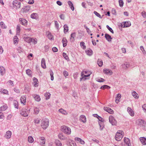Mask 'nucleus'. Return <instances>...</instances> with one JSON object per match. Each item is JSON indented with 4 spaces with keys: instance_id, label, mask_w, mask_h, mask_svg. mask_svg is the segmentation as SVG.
<instances>
[{
    "instance_id": "obj_1",
    "label": "nucleus",
    "mask_w": 146,
    "mask_h": 146,
    "mask_svg": "<svg viewBox=\"0 0 146 146\" xmlns=\"http://www.w3.org/2000/svg\"><path fill=\"white\" fill-rule=\"evenodd\" d=\"M49 122L48 119L45 118L42 119V120L41 125L43 129H45L49 126Z\"/></svg>"
},
{
    "instance_id": "obj_2",
    "label": "nucleus",
    "mask_w": 146,
    "mask_h": 146,
    "mask_svg": "<svg viewBox=\"0 0 146 146\" xmlns=\"http://www.w3.org/2000/svg\"><path fill=\"white\" fill-rule=\"evenodd\" d=\"M123 132L122 131H118L115 134V138L117 141L121 140L123 136Z\"/></svg>"
},
{
    "instance_id": "obj_3",
    "label": "nucleus",
    "mask_w": 146,
    "mask_h": 146,
    "mask_svg": "<svg viewBox=\"0 0 146 146\" xmlns=\"http://www.w3.org/2000/svg\"><path fill=\"white\" fill-rule=\"evenodd\" d=\"M61 130L62 132L68 135H70L71 133L70 128L65 125H63L61 127Z\"/></svg>"
},
{
    "instance_id": "obj_4",
    "label": "nucleus",
    "mask_w": 146,
    "mask_h": 146,
    "mask_svg": "<svg viewBox=\"0 0 146 146\" xmlns=\"http://www.w3.org/2000/svg\"><path fill=\"white\" fill-rule=\"evenodd\" d=\"M30 112V110L29 109H27L26 108H24L22 109L20 113L22 116L27 117L28 116Z\"/></svg>"
},
{
    "instance_id": "obj_5",
    "label": "nucleus",
    "mask_w": 146,
    "mask_h": 146,
    "mask_svg": "<svg viewBox=\"0 0 146 146\" xmlns=\"http://www.w3.org/2000/svg\"><path fill=\"white\" fill-rule=\"evenodd\" d=\"M136 122L137 125L140 127L144 126L146 124L145 122L141 119H138L137 120Z\"/></svg>"
},
{
    "instance_id": "obj_6",
    "label": "nucleus",
    "mask_w": 146,
    "mask_h": 146,
    "mask_svg": "<svg viewBox=\"0 0 146 146\" xmlns=\"http://www.w3.org/2000/svg\"><path fill=\"white\" fill-rule=\"evenodd\" d=\"M18 1H23V0H18ZM13 5L14 7L17 9L20 8L21 6V3L19 1H18V0H15L13 1Z\"/></svg>"
},
{
    "instance_id": "obj_7",
    "label": "nucleus",
    "mask_w": 146,
    "mask_h": 146,
    "mask_svg": "<svg viewBox=\"0 0 146 146\" xmlns=\"http://www.w3.org/2000/svg\"><path fill=\"white\" fill-rule=\"evenodd\" d=\"M98 119L100 121V122H99V124L100 126V129L101 130H102L103 129L104 127V124L103 122L104 121V120L103 118H102L101 117L99 116H98Z\"/></svg>"
},
{
    "instance_id": "obj_8",
    "label": "nucleus",
    "mask_w": 146,
    "mask_h": 146,
    "mask_svg": "<svg viewBox=\"0 0 146 146\" xmlns=\"http://www.w3.org/2000/svg\"><path fill=\"white\" fill-rule=\"evenodd\" d=\"M109 122L113 125H115L117 123V121L112 116H110L109 117Z\"/></svg>"
},
{
    "instance_id": "obj_9",
    "label": "nucleus",
    "mask_w": 146,
    "mask_h": 146,
    "mask_svg": "<svg viewBox=\"0 0 146 146\" xmlns=\"http://www.w3.org/2000/svg\"><path fill=\"white\" fill-rule=\"evenodd\" d=\"M11 131H8L6 132L4 137L6 139H9L11 138Z\"/></svg>"
},
{
    "instance_id": "obj_10",
    "label": "nucleus",
    "mask_w": 146,
    "mask_h": 146,
    "mask_svg": "<svg viewBox=\"0 0 146 146\" xmlns=\"http://www.w3.org/2000/svg\"><path fill=\"white\" fill-rule=\"evenodd\" d=\"M19 20L20 23L22 25L25 26L27 25V21L26 19L23 18H20L19 19Z\"/></svg>"
},
{
    "instance_id": "obj_11",
    "label": "nucleus",
    "mask_w": 146,
    "mask_h": 146,
    "mask_svg": "<svg viewBox=\"0 0 146 146\" xmlns=\"http://www.w3.org/2000/svg\"><path fill=\"white\" fill-rule=\"evenodd\" d=\"M88 74L87 75H84L83 72H82L81 76L82 78H80V81H81L82 79H83L84 80H85L86 79V77H88L90 76L91 74V73H88Z\"/></svg>"
},
{
    "instance_id": "obj_12",
    "label": "nucleus",
    "mask_w": 146,
    "mask_h": 146,
    "mask_svg": "<svg viewBox=\"0 0 146 146\" xmlns=\"http://www.w3.org/2000/svg\"><path fill=\"white\" fill-rule=\"evenodd\" d=\"M32 96L36 101L38 102L40 100V98L39 95L37 94H33Z\"/></svg>"
},
{
    "instance_id": "obj_13",
    "label": "nucleus",
    "mask_w": 146,
    "mask_h": 146,
    "mask_svg": "<svg viewBox=\"0 0 146 146\" xmlns=\"http://www.w3.org/2000/svg\"><path fill=\"white\" fill-rule=\"evenodd\" d=\"M30 9V7L29 6H27L22 8L21 10L24 12L27 13L29 11Z\"/></svg>"
},
{
    "instance_id": "obj_14",
    "label": "nucleus",
    "mask_w": 146,
    "mask_h": 146,
    "mask_svg": "<svg viewBox=\"0 0 146 146\" xmlns=\"http://www.w3.org/2000/svg\"><path fill=\"white\" fill-rule=\"evenodd\" d=\"M26 98L25 96H21L20 98L21 102L22 104L25 105L26 102Z\"/></svg>"
},
{
    "instance_id": "obj_15",
    "label": "nucleus",
    "mask_w": 146,
    "mask_h": 146,
    "mask_svg": "<svg viewBox=\"0 0 146 146\" xmlns=\"http://www.w3.org/2000/svg\"><path fill=\"white\" fill-rule=\"evenodd\" d=\"M127 111L130 115L131 116L134 115V111L131 109V108L128 107L127 108Z\"/></svg>"
},
{
    "instance_id": "obj_16",
    "label": "nucleus",
    "mask_w": 146,
    "mask_h": 146,
    "mask_svg": "<svg viewBox=\"0 0 146 146\" xmlns=\"http://www.w3.org/2000/svg\"><path fill=\"white\" fill-rule=\"evenodd\" d=\"M104 110L107 111L110 114H112L113 113V111L109 107H104Z\"/></svg>"
},
{
    "instance_id": "obj_17",
    "label": "nucleus",
    "mask_w": 146,
    "mask_h": 146,
    "mask_svg": "<svg viewBox=\"0 0 146 146\" xmlns=\"http://www.w3.org/2000/svg\"><path fill=\"white\" fill-rule=\"evenodd\" d=\"M121 66L125 70L130 67V65L129 63L126 62L122 64L121 65Z\"/></svg>"
},
{
    "instance_id": "obj_18",
    "label": "nucleus",
    "mask_w": 146,
    "mask_h": 146,
    "mask_svg": "<svg viewBox=\"0 0 146 146\" xmlns=\"http://www.w3.org/2000/svg\"><path fill=\"white\" fill-rule=\"evenodd\" d=\"M41 65L42 67L43 68H46V65L45 60L44 58L42 59L41 62Z\"/></svg>"
},
{
    "instance_id": "obj_19",
    "label": "nucleus",
    "mask_w": 146,
    "mask_h": 146,
    "mask_svg": "<svg viewBox=\"0 0 146 146\" xmlns=\"http://www.w3.org/2000/svg\"><path fill=\"white\" fill-rule=\"evenodd\" d=\"M46 34L47 35V36L48 38L50 40H52L53 39V36L52 35L51 33L49 32H46Z\"/></svg>"
},
{
    "instance_id": "obj_20",
    "label": "nucleus",
    "mask_w": 146,
    "mask_h": 146,
    "mask_svg": "<svg viewBox=\"0 0 146 146\" xmlns=\"http://www.w3.org/2000/svg\"><path fill=\"white\" fill-rule=\"evenodd\" d=\"M25 41L28 43H30L32 41V38L29 37H24V38Z\"/></svg>"
},
{
    "instance_id": "obj_21",
    "label": "nucleus",
    "mask_w": 146,
    "mask_h": 146,
    "mask_svg": "<svg viewBox=\"0 0 146 146\" xmlns=\"http://www.w3.org/2000/svg\"><path fill=\"white\" fill-rule=\"evenodd\" d=\"M75 141H77L80 142L82 144L84 145L85 143L84 141L81 138L78 137H75L74 139Z\"/></svg>"
},
{
    "instance_id": "obj_22",
    "label": "nucleus",
    "mask_w": 146,
    "mask_h": 146,
    "mask_svg": "<svg viewBox=\"0 0 146 146\" xmlns=\"http://www.w3.org/2000/svg\"><path fill=\"white\" fill-rule=\"evenodd\" d=\"M124 141L126 145L128 146H131V144L130 143L129 140L128 138H125L124 139Z\"/></svg>"
},
{
    "instance_id": "obj_23",
    "label": "nucleus",
    "mask_w": 146,
    "mask_h": 146,
    "mask_svg": "<svg viewBox=\"0 0 146 146\" xmlns=\"http://www.w3.org/2000/svg\"><path fill=\"white\" fill-rule=\"evenodd\" d=\"M105 37L106 39L109 42H110L111 41L112 38L108 34H105Z\"/></svg>"
},
{
    "instance_id": "obj_24",
    "label": "nucleus",
    "mask_w": 146,
    "mask_h": 146,
    "mask_svg": "<svg viewBox=\"0 0 146 146\" xmlns=\"http://www.w3.org/2000/svg\"><path fill=\"white\" fill-rule=\"evenodd\" d=\"M103 72L107 74H110V75H111L113 73V72L111 70L107 69H104L103 70Z\"/></svg>"
},
{
    "instance_id": "obj_25",
    "label": "nucleus",
    "mask_w": 146,
    "mask_h": 146,
    "mask_svg": "<svg viewBox=\"0 0 146 146\" xmlns=\"http://www.w3.org/2000/svg\"><path fill=\"white\" fill-rule=\"evenodd\" d=\"M63 46V47H65L67 45V40L65 38H63L62 40Z\"/></svg>"
},
{
    "instance_id": "obj_26",
    "label": "nucleus",
    "mask_w": 146,
    "mask_h": 146,
    "mask_svg": "<svg viewBox=\"0 0 146 146\" xmlns=\"http://www.w3.org/2000/svg\"><path fill=\"white\" fill-rule=\"evenodd\" d=\"M140 141L143 145H146V139L145 137L140 138Z\"/></svg>"
},
{
    "instance_id": "obj_27",
    "label": "nucleus",
    "mask_w": 146,
    "mask_h": 146,
    "mask_svg": "<svg viewBox=\"0 0 146 146\" xmlns=\"http://www.w3.org/2000/svg\"><path fill=\"white\" fill-rule=\"evenodd\" d=\"M0 73L2 75H3L5 73V70L3 66H0Z\"/></svg>"
},
{
    "instance_id": "obj_28",
    "label": "nucleus",
    "mask_w": 146,
    "mask_h": 146,
    "mask_svg": "<svg viewBox=\"0 0 146 146\" xmlns=\"http://www.w3.org/2000/svg\"><path fill=\"white\" fill-rule=\"evenodd\" d=\"M121 95L120 94H118L116 97V98L115 102L117 104L119 102V100L121 98Z\"/></svg>"
},
{
    "instance_id": "obj_29",
    "label": "nucleus",
    "mask_w": 146,
    "mask_h": 146,
    "mask_svg": "<svg viewBox=\"0 0 146 146\" xmlns=\"http://www.w3.org/2000/svg\"><path fill=\"white\" fill-rule=\"evenodd\" d=\"M33 80L34 81V86L35 87L37 86H38V80L36 78L34 77L33 78Z\"/></svg>"
},
{
    "instance_id": "obj_30",
    "label": "nucleus",
    "mask_w": 146,
    "mask_h": 146,
    "mask_svg": "<svg viewBox=\"0 0 146 146\" xmlns=\"http://www.w3.org/2000/svg\"><path fill=\"white\" fill-rule=\"evenodd\" d=\"M59 111L64 115L68 114V112L65 110L62 109H60L59 110Z\"/></svg>"
},
{
    "instance_id": "obj_31",
    "label": "nucleus",
    "mask_w": 146,
    "mask_h": 146,
    "mask_svg": "<svg viewBox=\"0 0 146 146\" xmlns=\"http://www.w3.org/2000/svg\"><path fill=\"white\" fill-rule=\"evenodd\" d=\"M13 40L14 44H17L19 41L18 38L15 36L13 38Z\"/></svg>"
},
{
    "instance_id": "obj_32",
    "label": "nucleus",
    "mask_w": 146,
    "mask_h": 146,
    "mask_svg": "<svg viewBox=\"0 0 146 146\" xmlns=\"http://www.w3.org/2000/svg\"><path fill=\"white\" fill-rule=\"evenodd\" d=\"M64 28V32L65 33L68 32V27L67 25H64L63 26Z\"/></svg>"
},
{
    "instance_id": "obj_33",
    "label": "nucleus",
    "mask_w": 146,
    "mask_h": 146,
    "mask_svg": "<svg viewBox=\"0 0 146 146\" xmlns=\"http://www.w3.org/2000/svg\"><path fill=\"white\" fill-rule=\"evenodd\" d=\"M132 95L135 99H138L139 97L137 96L138 94L135 91L132 93Z\"/></svg>"
},
{
    "instance_id": "obj_34",
    "label": "nucleus",
    "mask_w": 146,
    "mask_h": 146,
    "mask_svg": "<svg viewBox=\"0 0 146 146\" xmlns=\"http://www.w3.org/2000/svg\"><path fill=\"white\" fill-rule=\"evenodd\" d=\"M38 14L37 13H34L31 15V17L33 19H36L37 18Z\"/></svg>"
},
{
    "instance_id": "obj_35",
    "label": "nucleus",
    "mask_w": 146,
    "mask_h": 146,
    "mask_svg": "<svg viewBox=\"0 0 146 146\" xmlns=\"http://www.w3.org/2000/svg\"><path fill=\"white\" fill-rule=\"evenodd\" d=\"M68 3L69 6L70 7V8L72 11H74V7L73 6V4L72 2L70 1H68Z\"/></svg>"
},
{
    "instance_id": "obj_36",
    "label": "nucleus",
    "mask_w": 146,
    "mask_h": 146,
    "mask_svg": "<svg viewBox=\"0 0 146 146\" xmlns=\"http://www.w3.org/2000/svg\"><path fill=\"white\" fill-rule=\"evenodd\" d=\"M76 33L74 32L72 33L71 35V37L70 39L72 41H74V38L76 36Z\"/></svg>"
},
{
    "instance_id": "obj_37",
    "label": "nucleus",
    "mask_w": 146,
    "mask_h": 146,
    "mask_svg": "<svg viewBox=\"0 0 146 146\" xmlns=\"http://www.w3.org/2000/svg\"><path fill=\"white\" fill-rule=\"evenodd\" d=\"M80 119L81 121L83 122L86 121V118L85 115H82L80 117Z\"/></svg>"
},
{
    "instance_id": "obj_38",
    "label": "nucleus",
    "mask_w": 146,
    "mask_h": 146,
    "mask_svg": "<svg viewBox=\"0 0 146 146\" xmlns=\"http://www.w3.org/2000/svg\"><path fill=\"white\" fill-rule=\"evenodd\" d=\"M131 25L130 22H125L124 24L123 27H129Z\"/></svg>"
},
{
    "instance_id": "obj_39",
    "label": "nucleus",
    "mask_w": 146,
    "mask_h": 146,
    "mask_svg": "<svg viewBox=\"0 0 146 146\" xmlns=\"http://www.w3.org/2000/svg\"><path fill=\"white\" fill-rule=\"evenodd\" d=\"M86 52L87 54L90 56L92 54V51L91 49H90L89 50H86Z\"/></svg>"
},
{
    "instance_id": "obj_40",
    "label": "nucleus",
    "mask_w": 146,
    "mask_h": 146,
    "mask_svg": "<svg viewBox=\"0 0 146 146\" xmlns=\"http://www.w3.org/2000/svg\"><path fill=\"white\" fill-rule=\"evenodd\" d=\"M7 107L6 105H5L0 108V110L2 111H4L6 110Z\"/></svg>"
},
{
    "instance_id": "obj_41",
    "label": "nucleus",
    "mask_w": 146,
    "mask_h": 146,
    "mask_svg": "<svg viewBox=\"0 0 146 146\" xmlns=\"http://www.w3.org/2000/svg\"><path fill=\"white\" fill-rule=\"evenodd\" d=\"M97 63L98 65L100 67H101L103 65V62L101 59H98L97 61Z\"/></svg>"
},
{
    "instance_id": "obj_42",
    "label": "nucleus",
    "mask_w": 146,
    "mask_h": 146,
    "mask_svg": "<svg viewBox=\"0 0 146 146\" xmlns=\"http://www.w3.org/2000/svg\"><path fill=\"white\" fill-rule=\"evenodd\" d=\"M80 45L83 49H85L86 48V46L85 45V43L84 42H81L80 43Z\"/></svg>"
},
{
    "instance_id": "obj_43",
    "label": "nucleus",
    "mask_w": 146,
    "mask_h": 146,
    "mask_svg": "<svg viewBox=\"0 0 146 146\" xmlns=\"http://www.w3.org/2000/svg\"><path fill=\"white\" fill-rule=\"evenodd\" d=\"M96 80L100 82H103L105 81L102 78H96Z\"/></svg>"
},
{
    "instance_id": "obj_44",
    "label": "nucleus",
    "mask_w": 146,
    "mask_h": 146,
    "mask_svg": "<svg viewBox=\"0 0 146 146\" xmlns=\"http://www.w3.org/2000/svg\"><path fill=\"white\" fill-rule=\"evenodd\" d=\"M34 110L35 113L36 114H38L39 111V108L37 107L34 108Z\"/></svg>"
},
{
    "instance_id": "obj_45",
    "label": "nucleus",
    "mask_w": 146,
    "mask_h": 146,
    "mask_svg": "<svg viewBox=\"0 0 146 146\" xmlns=\"http://www.w3.org/2000/svg\"><path fill=\"white\" fill-rule=\"evenodd\" d=\"M50 94L49 93H46L45 94L44 96L46 97V99L48 100L49 99L50 96Z\"/></svg>"
},
{
    "instance_id": "obj_46",
    "label": "nucleus",
    "mask_w": 146,
    "mask_h": 146,
    "mask_svg": "<svg viewBox=\"0 0 146 146\" xmlns=\"http://www.w3.org/2000/svg\"><path fill=\"white\" fill-rule=\"evenodd\" d=\"M28 141L29 142L32 143L34 141V139L31 136H29L28 138Z\"/></svg>"
},
{
    "instance_id": "obj_47",
    "label": "nucleus",
    "mask_w": 146,
    "mask_h": 146,
    "mask_svg": "<svg viewBox=\"0 0 146 146\" xmlns=\"http://www.w3.org/2000/svg\"><path fill=\"white\" fill-rule=\"evenodd\" d=\"M58 137L61 139L65 140L66 139V137L64 136L62 134H60L59 135Z\"/></svg>"
},
{
    "instance_id": "obj_48",
    "label": "nucleus",
    "mask_w": 146,
    "mask_h": 146,
    "mask_svg": "<svg viewBox=\"0 0 146 146\" xmlns=\"http://www.w3.org/2000/svg\"><path fill=\"white\" fill-rule=\"evenodd\" d=\"M84 27L85 28V29H86V31L87 32V33L89 34L91 32V31L86 26V25H84Z\"/></svg>"
},
{
    "instance_id": "obj_49",
    "label": "nucleus",
    "mask_w": 146,
    "mask_h": 146,
    "mask_svg": "<svg viewBox=\"0 0 146 146\" xmlns=\"http://www.w3.org/2000/svg\"><path fill=\"white\" fill-rule=\"evenodd\" d=\"M26 73L29 76H31V75L32 72L29 69H27L26 70Z\"/></svg>"
},
{
    "instance_id": "obj_50",
    "label": "nucleus",
    "mask_w": 146,
    "mask_h": 146,
    "mask_svg": "<svg viewBox=\"0 0 146 146\" xmlns=\"http://www.w3.org/2000/svg\"><path fill=\"white\" fill-rule=\"evenodd\" d=\"M14 107L17 109L18 108V102L16 101H14Z\"/></svg>"
},
{
    "instance_id": "obj_51",
    "label": "nucleus",
    "mask_w": 146,
    "mask_h": 146,
    "mask_svg": "<svg viewBox=\"0 0 146 146\" xmlns=\"http://www.w3.org/2000/svg\"><path fill=\"white\" fill-rule=\"evenodd\" d=\"M94 14L96 16L102 19V17L99 13H98L96 11H94Z\"/></svg>"
},
{
    "instance_id": "obj_52",
    "label": "nucleus",
    "mask_w": 146,
    "mask_h": 146,
    "mask_svg": "<svg viewBox=\"0 0 146 146\" xmlns=\"http://www.w3.org/2000/svg\"><path fill=\"white\" fill-rule=\"evenodd\" d=\"M119 6L121 7H123L124 4L123 0H119Z\"/></svg>"
},
{
    "instance_id": "obj_53",
    "label": "nucleus",
    "mask_w": 146,
    "mask_h": 146,
    "mask_svg": "<svg viewBox=\"0 0 146 146\" xmlns=\"http://www.w3.org/2000/svg\"><path fill=\"white\" fill-rule=\"evenodd\" d=\"M56 146H62V144L59 141H56L55 142Z\"/></svg>"
},
{
    "instance_id": "obj_54",
    "label": "nucleus",
    "mask_w": 146,
    "mask_h": 146,
    "mask_svg": "<svg viewBox=\"0 0 146 146\" xmlns=\"http://www.w3.org/2000/svg\"><path fill=\"white\" fill-rule=\"evenodd\" d=\"M16 30H17V33L19 34L20 32V26L18 25H17V26Z\"/></svg>"
},
{
    "instance_id": "obj_55",
    "label": "nucleus",
    "mask_w": 146,
    "mask_h": 146,
    "mask_svg": "<svg viewBox=\"0 0 146 146\" xmlns=\"http://www.w3.org/2000/svg\"><path fill=\"white\" fill-rule=\"evenodd\" d=\"M63 56L67 60H68L69 59L68 56L66 55V53L63 52Z\"/></svg>"
},
{
    "instance_id": "obj_56",
    "label": "nucleus",
    "mask_w": 146,
    "mask_h": 146,
    "mask_svg": "<svg viewBox=\"0 0 146 146\" xmlns=\"http://www.w3.org/2000/svg\"><path fill=\"white\" fill-rule=\"evenodd\" d=\"M0 25L1 27L3 29H5L6 27L3 21H1L0 22Z\"/></svg>"
},
{
    "instance_id": "obj_57",
    "label": "nucleus",
    "mask_w": 146,
    "mask_h": 146,
    "mask_svg": "<svg viewBox=\"0 0 146 146\" xmlns=\"http://www.w3.org/2000/svg\"><path fill=\"white\" fill-rule=\"evenodd\" d=\"M32 40L31 42H33L35 44H36L37 43V40L36 38H32Z\"/></svg>"
},
{
    "instance_id": "obj_58",
    "label": "nucleus",
    "mask_w": 146,
    "mask_h": 146,
    "mask_svg": "<svg viewBox=\"0 0 146 146\" xmlns=\"http://www.w3.org/2000/svg\"><path fill=\"white\" fill-rule=\"evenodd\" d=\"M54 22L55 27L57 29H59V25L58 22L57 21H55Z\"/></svg>"
},
{
    "instance_id": "obj_59",
    "label": "nucleus",
    "mask_w": 146,
    "mask_h": 146,
    "mask_svg": "<svg viewBox=\"0 0 146 146\" xmlns=\"http://www.w3.org/2000/svg\"><path fill=\"white\" fill-rule=\"evenodd\" d=\"M106 27L107 28V29L109 30L112 33H113V31L112 30V29L110 27L109 25H106Z\"/></svg>"
},
{
    "instance_id": "obj_60",
    "label": "nucleus",
    "mask_w": 146,
    "mask_h": 146,
    "mask_svg": "<svg viewBox=\"0 0 146 146\" xmlns=\"http://www.w3.org/2000/svg\"><path fill=\"white\" fill-rule=\"evenodd\" d=\"M142 108L144 112L146 113V104H144L142 105Z\"/></svg>"
},
{
    "instance_id": "obj_61",
    "label": "nucleus",
    "mask_w": 146,
    "mask_h": 146,
    "mask_svg": "<svg viewBox=\"0 0 146 146\" xmlns=\"http://www.w3.org/2000/svg\"><path fill=\"white\" fill-rule=\"evenodd\" d=\"M50 75L51 76V80L52 81L54 80V76H53V73L52 71H51L50 73Z\"/></svg>"
},
{
    "instance_id": "obj_62",
    "label": "nucleus",
    "mask_w": 146,
    "mask_h": 146,
    "mask_svg": "<svg viewBox=\"0 0 146 146\" xmlns=\"http://www.w3.org/2000/svg\"><path fill=\"white\" fill-rule=\"evenodd\" d=\"M142 16L144 18L146 17V12L145 11H143L141 13Z\"/></svg>"
},
{
    "instance_id": "obj_63",
    "label": "nucleus",
    "mask_w": 146,
    "mask_h": 146,
    "mask_svg": "<svg viewBox=\"0 0 146 146\" xmlns=\"http://www.w3.org/2000/svg\"><path fill=\"white\" fill-rule=\"evenodd\" d=\"M60 17L61 19L63 20H64L65 17L64 14H61V15H60Z\"/></svg>"
},
{
    "instance_id": "obj_64",
    "label": "nucleus",
    "mask_w": 146,
    "mask_h": 146,
    "mask_svg": "<svg viewBox=\"0 0 146 146\" xmlns=\"http://www.w3.org/2000/svg\"><path fill=\"white\" fill-rule=\"evenodd\" d=\"M63 74L65 77L68 75V72L66 71H64L63 72Z\"/></svg>"
}]
</instances>
